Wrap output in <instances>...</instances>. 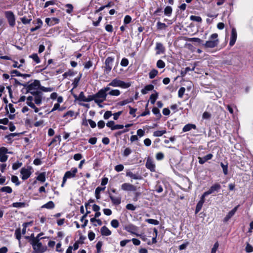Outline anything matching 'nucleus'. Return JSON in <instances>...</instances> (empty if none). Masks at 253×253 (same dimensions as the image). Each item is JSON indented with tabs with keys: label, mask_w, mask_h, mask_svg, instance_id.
Segmentation results:
<instances>
[{
	"label": "nucleus",
	"mask_w": 253,
	"mask_h": 253,
	"mask_svg": "<svg viewBox=\"0 0 253 253\" xmlns=\"http://www.w3.org/2000/svg\"><path fill=\"white\" fill-rule=\"evenodd\" d=\"M218 35L214 33L210 36L208 41L203 43V45L206 48H214L218 45Z\"/></svg>",
	"instance_id": "obj_1"
},
{
	"label": "nucleus",
	"mask_w": 253,
	"mask_h": 253,
	"mask_svg": "<svg viewBox=\"0 0 253 253\" xmlns=\"http://www.w3.org/2000/svg\"><path fill=\"white\" fill-rule=\"evenodd\" d=\"M23 86L25 87L27 91L31 93L32 94L40 91L39 90L41 84L40 82L38 80H35L33 83L29 84H22Z\"/></svg>",
	"instance_id": "obj_2"
},
{
	"label": "nucleus",
	"mask_w": 253,
	"mask_h": 253,
	"mask_svg": "<svg viewBox=\"0 0 253 253\" xmlns=\"http://www.w3.org/2000/svg\"><path fill=\"white\" fill-rule=\"evenodd\" d=\"M129 83H126L124 81H121L117 79L113 80L107 86H112L113 87H120L123 88H126L130 86Z\"/></svg>",
	"instance_id": "obj_3"
},
{
	"label": "nucleus",
	"mask_w": 253,
	"mask_h": 253,
	"mask_svg": "<svg viewBox=\"0 0 253 253\" xmlns=\"http://www.w3.org/2000/svg\"><path fill=\"white\" fill-rule=\"evenodd\" d=\"M34 250L36 252L43 253L47 250V247L43 245L40 241H36L31 244Z\"/></svg>",
	"instance_id": "obj_4"
},
{
	"label": "nucleus",
	"mask_w": 253,
	"mask_h": 253,
	"mask_svg": "<svg viewBox=\"0 0 253 253\" xmlns=\"http://www.w3.org/2000/svg\"><path fill=\"white\" fill-rule=\"evenodd\" d=\"M4 15L7 19L9 26L11 27H13L15 25V16L12 11H5L4 12Z\"/></svg>",
	"instance_id": "obj_5"
},
{
	"label": "nucleus",
	"mask_w": 253,
	"mask_h": 253,
	"mask_svg": "<svg viewBox=\"0 0 253 253\" xmlns=\"http://www.w3.org/2000/svg\"><path fill=\"white\" fill-rule=\"evenodd\" d=\"M110 90L109 86L104 87L98 91L97 93L95 94V97L101 98L103 100H106L107 95V92Z\"/></svg>",
	"instance_id": "obj_6"
},
{
	"label": "nucleus",
	"mask_w": 253,
	"mask_h": 253,
	"mask_svg": "<svg viewBox=\"0 0 253 253\" xmlns=\"http://www.w3.org/2000/svg\"><path fill=\"white\" fill-rule=\"evenodd\" d=\"M221 189V185L219 183H215L212 185L209 190L203 193L202 196L203 197H206L208 195L214 193V192H218Z\"/></svg>",
	"instance_id": "obj_7"
},
{
	"label": "nucleus",
	"mask_w": 253,
	"mask_h": 253,
	"mask_svg": "<svg viewBox=\"0 0 253 253\" xmlns=\"http://www.w3.org/2000/svg\"><path fill=\"white\" fill-rule=\"evenodd\" d=\"M113 61L114 58L112 57H108L106 59L105 62L104 72L106 74H108L111 71Z\"/></svg>",
	"instance_id": "obj_8"
},
{
	"label": "nucleus",
	"mask_w": 253,
	"mask_h": 253,
	"mask_svg": "<svg viewBox=\"0 0 253 253\" xmlns=\"http://www.w3.org/2000/svg\"><path fill=\"white\" fill-rule=\"evenodd\" d=\"M78 171V169L76 168H72L70 170L66 172L64 176V182H66L67 179L71 178L75 176L76 173Z\"/></svg>",
	"instance_id": "obj_9"
},
{
	"label": "nucleus",
	"mask_w": 253,
	"mask_h": 253,
	"mask_svg": "<svg viewBox=\"0 0 253 253\" xmlns=\"http://www.w3.org/2000/svg\"><path fill=\"white\" fill-rule=\"evenodd\" d=\"M237 37L236 30L235 28H232L230 36L229 45L232 46L235 43Z\"/></svg>",
	"instance_id": "obj_10"
},
{
	"label": "nucleus",
	"mask_w": 253,
	"mask_h": 253,
	"mask_svg": "<svg viewBox=\"0 0 253 253\" xmlns=\"http://www.w3.org/2000/svg\"><path fill=\"white\" fill-rule=\"evenodd\" d=\"M20 173L22 175L21 178L23 180L27 179L31 174L30 169L25 168H23L21 169Z\"/></svg>",
	"instance_id": "obj_11"
},
{
	"label": "nucleus",
	"mask_w": 253,
	"mask_h": 253,
	"mask_svg": "<svg viewBox=\"0 0 253 253\" xmlns=\"http://www.w3.org/2000/svg\"><path fill=\"white\" fill-rule=\"evenodd\" d=\"M34 97V101L35 104L40 105L42 102V93L40 91L37 93L32 94Z\"/></svg>",
	"instance_id": "obj_12"
},
{
	"label": "nucleus",
	"mask_w": 253,
	"mask_h": 253,
	"mask_svg": "<svg viewBox=\"0 0 253 253\" xmlns=\"http://www.w3.org/2000/svg\"><path fill=\"white\" fill-rule=\"evenodd\" d=\"M146 167L149 169L151 171H155V164L154 161L150 158H148L147 160L146 164Z\"/></svg>",
	"instance_id": "obj_13"
},
{
	"label": "nucleus",
	"mask_w": 253,
	"mask_h": 253,
	"mask_svg": "<svg viewBox=\"0 0 253 253\" xmlns=\"http://www.w3.org/2000/svg\"><path fill=\"white\" fill-rule=\"evenodd\" d=\"M121 188L124 191H134L136 190V188L134 186L127 183L123 184L121 185Z\"/></svg>",
	"instance_id": "obj_14"
},
{
	"label": "nucleus",
	"mask_w": 253,
	"mask_h": 253,
	"mask_svg": "<svg viewBox=\"0 0 253 253\" xmlns=\"http://www.w3.org/2000/svg\"><path fill=\"white\" fill-rule=\"evenodd\" d=\"M126 176L135 180H141L142 179V177L140 174L138 173H133L129 170L126 171Z\"/></svg>",
	"instance_id": "obj_15"
},
{
	"label": "nucleus",
	"mask_w": 253,
	"mask_h": 253,
	"mask_svg": "<svg viewBox=\"0 0 253 253\" xmlns=\"http://www.w3.org/2000/svg\"><path fill=\"white\" fill-rule=\"evenodd\" d=\"M239 206V205L237 206L228 212L227 215L224 218L223 222H227L235 214V212H236L238 209Z\"/></svg>",
	"instance_id": "obj_16"
},
{
	"label": "nucleus",
	"mask_w": 253,
	"mask_h": 253,
	"mask_svg": "<svg viewBox=\"0 0 253 253\" xmlns=\"http://www.w3.org/2000/svg\"><path fill=\"white\" fill-rule=\"evenodd\" d=\"M109 196L113 205H118L121 203V197L120 196H114L110 193H109Z\"/></svg>",
	"instance_id": "obj_17"
},
{
	"label": "nucleus",
	"mask_w": 253,
	"mask_h": 253,
	"mask_svg": "<svg viewBox=\"0 0 253 253\" xmlns=\"http://www.w3.org/2000/svg\"><path fill=\"white\" fill-rule=\"evenodd\" d=\"M213 157L211 154H209L203 158L199 157V163L200 164H204L208 160H211Z\"/></svg>",
	"instance_id": "obj_18"
},
{
	"label": "nucleus",
	"mask_w": 253,
	"mask_h": 253,
	"mask_svg": "<svg viewBox=\"0 0 253 253\" xmlns=\"http://www.w3.org/2000/svg\"><path fill=\"white\" fill-rule=\"evenodd\" d=\"M204 202H205V197H203V196H202L200 200L197 204L196 210H195L196 213H197L201 211Z\"/></svg>",
	"instance_id": "obj_19"
},
{
	"label": "nucleus",
	"mask_w": 253,
	"mask_h": 253,
	"mask_svg": "<svg viewBox=\"0 0 253 253\" xmlns=\"http://www.w3.org/2000/svg\"><path fill=\"white\" fill-rule=\"evenodd\" d=\"M42 21L40 18L37 19V22L36 23V25H35V27L32 28L30 29L31 32H34L35 31L39 29L42 25Z\"/></svg>",
	"instance_id": "obj_20"
},
{
	"label": "nucleus",
	"mask_w": 253,
	"mask_h": 253,
	"mask_svg": "<svg viewBox=\"0 0 253 253\" xmlns=\"http://www.w3.org/2000/svg\"><path fill=\"white\" fill-rule=\"evenodd\" d=\"M126 230L132 234H134L136 235V236H139L138 234H136L135 231L137 230V227L133 225H128L126 226L125 228Z\"/></svg>",
	"instance_id": "obj_21"
},
{
	"label": "nucleus",
	"mask_w": 253,
	"mask_h": 253,
	"mask_svg": "<svg viewBox=\"0 0 253 253\" xmlns=\"http://www.w3.org/2000/svg\"><path fill=\"white\" fill-rule=\"evenodd\" d=\"M100 232L103 236H108L111 234V231L105 226L101 227Z\"/></svg>",
	"instance_id": "obj_22"
},
{
	"label": "nucleus",
	"mask_w": 253,
	"mask_h": 253,
	"mask_svg": "<svg viewBox=\"0 0 253 253\" xmlns=\"http://www.w3.org/2000/svg\"><path fill=\"white\" fill-rule=\"evenodd\" d=\"M55 207V204L53 202L50 201L48 202L47 203L44 204L42 206V209H52Z\"/></svg>",
	"instance_id": "obj_23"
},
{
	"label": "nucleus",
	"mask_w": 253,
	"mask_h": 253,
	"mask_svg": "<svg viewBox=\"0 0 253 253\" xmlns=\"http://www.w3.org/2000/svg\"><path fill=\"white\" fill-rule=\"evenodd\" d=\"M154 87V85L152 84L147 85L141 90V92L143 94H146L148 92V91L153 90Z\"/></svg>",
	"instance_id": "obj_24"
},
{
	"label": "nucleus",
	"mask_w": 253,
	"mask_h": 253,
	"mask_svg": "<svg viewBox=\"0 0 253 253\" xmlns=\"http://www.w3.org/2000/svg\"><path fill=\"white\" fill-rule=\"evenodd\" d=\"M20 20L22 23L24 24H28L30 23L32 19L31 16H28V17L24 16L20 18Z\"/></svg>",
	"instance_id": "obj_25"
},
{
	"label": "nucleus",
	"mask_w": 253,
	"mask_h": 253,
	"mask_svg": "<svg viewBox=\"0 0 253 253\" xmlns=\"http://www.w3.org/2000/svg\"><path fill=\"white\" fill-rule=\"evenodd\" d=\"M196 126L195 125L189 124L186 125L183 127L182 130L183 132H186V131H188L190 130L192 128L196 129Z\"/></svg>",
	"instance_id": "obj_26"
},
{
	"label": "nucleus",
	"mask_w": 253,
	"mask_h": 253,
	"mask_svg": "<svg viewBox=\"0 0 253 253\" xmlns=\"http://www.w3.org/2000/svg\"><path fill=\"white\" fill-rule=\"evenodd\" d=\"M156 49L159 50V51L157 52V53L158 54H160L161 53H163L165 50L163 45L160 42L156 43Z\"/></svg>",
	"instance_id": "obj_27"
},
{
	"label": "nucleus",
	"mask_w": 253,
	"mask_h": 253,
	"mask_svg": "<svg viewBox=\"0 0 253 253\" xmlns=\"http://www.w3.org/2000/svg\"><path fill=\"white\" fill-rule=\"evenodd\" d=\"M133 101V98L132 97H130L129 98L126 99L123 101H120L118 102V104L120 106H124L129 103H130Z\"/></svg>",
	"instance_id": "obj_28"
},
{
	"label": "nucleus",
	"mask_w": 253,
	"mask_h": 253,
	"mask_svg": "<svg viewBox=\"0 0 253 253\" xmlns=\"http://www.w3.org/2000/svg\"><path fill=\"white\" fill-rule=\"evenodd\" d=\"M172 11V7L170 6H167L164 9V13L167 16H170Z\"/></svg>",
	"instance_id": "obj_29"
},
{
	"label": "nucleus",
	"mask_w": 253,
	"mask_h": 253,
	"mask_svg": "<svg viewBox=\"0 0 253 253\" xmlns=\"http://www.w3.org/2000/svg\"><path fill=\"white\" fill-rule=\"evenodd\" d=\"M26 206V204L24 202H15L13 203L12 205V206L14 208H21L25 207Z\"/></svg>",
	"instance_id": "obj_30"
},
{
	"label": "nucleus",
	"mask_w": 253,
	"mask_h": 253,
	"mask_svg": "<svg viewBox=\"0 0 253 253\" xmlns=\"http://www.w3.org/2000/svg\"><path fill=\"white\" fill-rule=\"evenodd\" d=\"M74 116L75 118H76L77 116V115H75L74 111L72 110H69L63 115V117L67 118L69 117H73Z\"/></svg>",
	"instance_id": "obj_31"
},
{
	"label": "nucleus",
	"mask_w": 253,
	"mask_h": 253,
	"mask_svg": "<svg viewBox=\"0 0 253 253\" xmlns=\"http://www.w3.org/2000/svg\"><path fill=\"white\" fill-rule=\"evenodd\" d=\"M17 135H18L17 133H11L5 136V138L7 139L8 142L11 143L12 141L13 138Z\"/></svg>",
	"instance_id": "obj_32"
},
{
	"label": "nucleus",
	"mask_w": 253,
	"mask_h": 253,
	"mask_svg": "<svg viewBox=\"0 0 253 253\" xmlns=\"http://www.w3.org/2000/svg\"><path fill=\"white\" fill-rule=\"evenodd\" d=\"M0 192H5L6 193H8V194H10V193H11L12 192V188L9 187V186H4V187H2L0 188Z\"/></svg>",
	"instance_id": "obj_33"
},
{
	"label": "nucleus",
	"mask_w": 253,
	"mask_h": 253,
	"mask_svg": "<svg viewBox=\"0 0 253 253\" xmlns=\"http://www.w3.org/2000/svg\"><path fill=\"white\" fill-rule=\"evenodd\" d=\"M37 179L42 182H44L45 181V172H42L39 174L37 176Z\"/></svg>",
	"instance_id": "obj_34"
},
{
	"label": "nucleus",
	"mask_w": 253,
	"mask_h": 253,
	"mask_svg": "<svg viewBox=\"0 0 253 253\" xmlns=\"http://www.w3.org/2000/svg\"><path fill=\"white\" fill-rule=\"evenodd\" d=\"M166 132L167 131L165 129L163 130H157L153 132V136L155 137H160L166 133Z\"/></svg>",
	"instance_id": "obj_35"
},
{
	"label": "nucleus",
	"mask_w": 253,
	"mask_h": 253,
	"mask_svg": "<svg viewBox=\"0 0 253 253\" xmlns=\"http://www.w3.org/2000/svg\"><path fill=\"white\" fill-rule=\"evenodd\" d=\"M158 74V71L156 69L152 70L149 73V78L151 79H154Z\"/></svg>",
	"instance_id": "obj_36"
},
{
	"label": "nucleus",
	"mask_w": 253,
	"mask_h": 253,
	"mask_svg": "<svg viewBox=\"0 0 253 253\" xmlns=\"http://www.w3.org/2000/svg\"><path fill=\"white\" fill-rule=\"evenodd\" d=\"M29 57L33 59V60L37 64L39 63L41 61L39 56L36 53H34L30 55Z\"/></svg>",
	"instance_id": "obj_37"
},
{
	"label": "nucleus",
	"mask_w": 253,
	"mask_h": 253,
	"mask_svg": "<svg viewBox=\"0 0 253 253\" xmlns=\"http://www.w3.org/2000/svg\"><path fill=\"white\" fill-rule=\"evenodd\" d=\"M220 166L222 168L223 172L224 175H227L228 174V164H224L223 163H220Z\"/></svg>",
	"instance_id": "obj_38"
},
{
	"label": "nucleus",
	"mask_w": 253,
	"mask_h": 253,
	"mask_svg": "<svg viewBox=\"0 0 253 253\" xmlns=\"http://www.w3.org/2000/svg\"><path fill=\"white\" fill-rule=\"evenodd\" d=\"M121 92L118 89H112L110 90L108 94L112 96H119Z\"/></svg>",
	"instance_id": "obj_39"
},
{
	"label": "nucleus",
	"mask_w": 253,
	"mask_h": 253,
	"mask_svg": "<svg viewBox=\"0 0 253 253\" xmlns=\"http://www.w3.org/2000/svg\"><path fill=\"white\" fill-rule=\"evenodd\" d=\"M158 96V93L152 94L150 97V100L151 104H154Z\"/></svg>",
	"instance_id": "obj_40"
},
{
	"label": "nucleus",
	"mask_w": 253,
	"mask_h": 253,
	"mask_svg": "<svg viewBox=\"0 0 253 253\" xmlns=\"http://www.w3.org/2000/svg\"><path fill=\"white\" fill-rule=\"evenodd\" d=\"M167 27V25L165 23H162L161 22H158L157 23V28L159 30H162L166 29Z\"/></svg>",
	"instance_id": "obj_41"
},
{
	"label": "nucleus",
	"mask_w": 253,
	"mask_h": 253,
	"mask_svg": "<svg viewBox=\"0 0 253 253\" xmlns=\"http://www.w3.org/2000/svg\"><path fill=\"white\" fill-rule=\"evenodd\" d=\"M190 19L192 21H196L198 22H201L202 21L201 17L195 15L190 16Z\"/></svg>",
	"instance_id": "obj_42"
},
{
	"label": "nucleus",
	"mask_w": 253,
	"mask_h": 253,
	"mask_svg": "<svg viewBox=\"0 0 253 253\" xmlns=\"http://www.w3.org/2000/svg\"><path fill=\"white\" fill-rule=\"evenodd\" d=\"M166 66L165 63L162 60H158L157 62V67L158 68H164Z\"/></svg>",
	"instance_id": "obj_43"
},
{
	"label": "nucleus",
	"mask_w": 253,
	"mask_h": 253,
	"mask_svg": "<svg viewBox=\"0 0 253 253\" xmlns=\"http://www.w3.org/2000/svg\"><path fill=\"white\" fill-rule=\"evenodd\" d=\"M74 248V250H76L77 249H78L79 248V244L78 243H75L74 245H73V247H69L68 248V249H67V250L66 251V253H71V251H72V248Z\"/></svg>",
	"instance_id": "obj_44"
},
{
	"label": "nucleus",
	"mask_w": 253,
	"mask_h": 253,
	"mask_svg": "<svg viewBox=\"0 0 253 253\" xmlns=\"http://www.w3.org/2000/svg\"><path fill=\"white\" fill-rule=\"evenodd\" d=\"M11 181L15 183L16 186H18L20 184V182L17 176L12 175L11 177Z\"/></svg>",
	"instance_id": "obj_45"
},
{
	"label": "nucleus",
	"mask_w": 253,
	"mask_h": 253,
	"mask_svg": "<svg viewBox=\"0 0 253 253\" xmlns=\"http://www.w3.org/2000/svg\"><path fill=\"white\" fill-rule=\"evenodd\" d=\"M85 99H86V97L85 96L84 92H83V91L81 92L78 96V100H79L80 101L85 102Z\"/></svg>",
	"instance_id": "obj_46"
},
{
	"label": "nucleus",
	"mask_w": 253,
	"mask_h": 253,
	"mask_svg": "<svg viewBox=\"0 0 253 253\" xmlns=\"http://www.w3.org/2000/svg\"><path fill=\"white\" fill-rule=\"evenodd\" d=\"M111 225L113 227L117 228L119 226V223L117 219H113L111 221Z\"/></svg>",
	"instance_id": "obj_47"
},
{
	"label": "nucleus",
	"mask_w": 253,
	"mask_h": 253,
	"mask_svg": "<svg viewBox=\"0 0 253 253\" xmlns=\"http://www.w3.org/2000/svg\"><path fill=\"white\" fill-rule=\"evenodd\" d=\"M185 91V88L184 87H180L178 91V97L182 98L184 95Z\"/></svg>",
	"instance_id": "obj_48"
},
{
	"label": "nucleus",
	"mask_w": 253,
	"mask_h": 253,
	"mask_svg": "<svg viewBox=\"0 0 253 253\" xmlns=\"http://www.w3.org/2000/svg\"><path fill=\"white\" fill-rule=\"evenodd\" d=\"M106 126L110 128L112 130H114V126H115V123L114 121H111L108 122L106 124Z\"/></svg>",
	"instance_id": "obj_49"
},
{
	"label": "nucleus",
	"mask_w": 253,
	"mask_h": 253,
	"mask_svg": "<svg viewBox=\"0 0 253 253\" xmlns=\"http://www.w3.org/2000/svg\"><path fill=\"white\" fill-rule=\"evenodd\" d=\"M124 167L123 165L120 164L115 167V170L117 172H120L123 170Z\"/></svg>",
	"instance_id": "obj_50"
},
{
	"label": "nucleus",
	"mask_w": 253,
	"mask_h": 253,
	"mask_svg": "<svg viewBox=\"0 0 253 253\" xmlns=\"http://www.w3.org/2000/svg\"><path fill=\"white\" fill-rule=\"evenodd\" d=\"M153 231H154L155 235L152 238V244H155L157 242L156 238H157V234H158V230L156 228H154Z\"/></svg>",
	"instance_id": "obj_51"
},
{
	"label": "nucleus",
	"mask_w": 253,
	"mask_h": 253,
	"mask_svg": "<svg viewBox=\"0 0 253 253\" xmlns=\"http://www.w3.org/2000/svg\"><path fill=\"white\" fill-rule=\"evenodd\" d=\"M131 150L129 148H126L125 149L123 152V156L125 157H127L131 153Z\"/></svg>",
	"instance_id": "obj_52"
},
{
	"label": "nucleus",
	"mask_w": 253,
	"mask_h": 253,
	"mask_svg": "<svg viewBox=\"0 0 253 253\" xmlns=\"http://www.w3.org/2000/svg\"><path fill=\"white\" fill-rule=\"evenodd\" d=\"M128 64V60L126 58H124L122 59L121 62V65L123 67H126Z\"/></svg>",
	"instance_id": "obj_53"
},
{
	"label": "nucleus",
	"mask_w": 253,
	"mask_h": 253,
	"mask_svg": "<svg viewBox=\"0 0 253 253\" xmlns=\"http://www.w3.org/2000/svg\"><path fill=\"white\" fill-rule=\"evenodd\" d=\"M22 165V163H20L19 162L15 163L12 165V169L13 170L17 169H18L21 167Z\"/></svg>",
	"instance_id": "obj_54"
},
{
	"label": "nucleus",
	"mask_w": 253,
	"mask_h": 253,
	"mask_svg": "<svg viewBox=\"0 0 253 253\" xmlns=\"http://www.w3.org/2000/svg\"><path fill=\"white\" fill-rule=\"evenodd\" d=\"M7 153L11 154V152H8L7 149L5 147H2L0 148V155H6Z\"/></svg>",
	"instance_id": "obj_55"
},
{
	"label": "nucleus",
	"mask_w": 253,
	"mask_h": 253,
	"mask_svg": "<svg viewBox=\"0 0 253 253\" xmlns=\"http://www.w3.org/2000/svg\"><path fill=\"white\" fill-rule=\"evenodd\" d=\"M65 6L67 8L66 9V12L68 13H71L73 9V5L71 4H67Z\"/></svg>",
	"instance_id": "obj_56"
},
{
	"label": "nucleus",
	"mask_w": 253,
	"mask_h": 253,
	"mask_svg": "<svg viewBox=\"0 0 253 253\" xmlns=\"http://www.w3.org/2000/svg\"><path fill=\"white\" fill-rule=\"evenodd\" d=\"M146 221L150 224L154 225H158L159 223L157 220L154 219H147Z\"/></svg>",
	"instance_id": "obj_57"
},
{
	"label": "nucleus",
	"mask_w": 253,
	"mask_h": 253,
	"mask_svg": "<svg viewBox=\"0 0 253 253\" xmlns=\"http://www.w3.org/2000/svg\"><path fill=\"white\" fill-rule=\"evenodd\" d=\"M27 105H28L31 108L33 109L34 110L35 112L38 113L39 111V109L35 106V104L33 102L29 103Z\"/></svg>",
	"instance_id": "obj_58"
},
{
	"label": "nucleus",
	"mask_w": 253,
	"mask_h": 253,
	"mask_svg": "<svg viewBox=\"0 0 253 253\" xmlns=\"http://www.w3.org/2000/svg\"><path fill=\"white\" fill-rule=\"evenodd\" d=\"M113 114L111 111H107L104 114L103 117L105 120L108 119Z\"/></svg>",
	"instance_id": "obj_59"
},
{
	"label": "nucleus",
	"mask_w": 253,
	"mask_h": 253,
	"mask_svg": "<svg viewBox=\"0 0 253 253\" xmlns=\"http://www.w3.org/2000/svg\"><path fill=\"white\" fill-rule=\"evenodd\" d=\"M131 21V17L129 15H126L125 17L124 22L126 24H129Z\"/></svg>",
	"instance_id": "obj_60"
},
{
	"label": "nucleus",
	"mask_w": 253,
	"mask_h": 253,
	"mask_svg": "<svg viewBox=\"0 0 253 253\" xmlns=\"http://www.w3.org/2000/svg\"><path fill=\"white\" fill-rule=\"evenodd\" d=\"M156 158L157 160H162L164 158V155L162 152H159L157 153L156 155Z\"/></svg>",
	"instance_id": "obj_61"
},
{
	"label": "nucleus",
	"mask_w": 253,
	"mask_h": 253,
	"mask_svg": "<svg viewBox=\"0 0 253 253\" xmlns=\"http://www.w3.org/2000/svg\"><path fill=\"white\" fill-rule=\"evenodd\" d=\"M152 112L153 113V114H154L155 115H156V116H157L158 117L161 116V115L160 112V110L157 107H154L153 108Z\"/></svg>",
	"instance_id": "obj_62"
},
{
	"label": "nucleus",
	"mask_w": 253,
	"mask_h": 253,
	"mask_svg": "<svg viewBox=\"0 0 253 253\" xmlns=\"http://www.w3.org/2000/svg\"><path fill=\"white\" fill-rule=\"evenodd\" d=\"M95 97V94L88 95L87 97H86L85 102H90L92 100L94 101Z\"/></svg>",
	"instance_id": "obj_63"
},
{
	"label": "nucleus",
	"mask_w": 253,
	"mask_h": 253,
	"mask_svg": "<svg viewBox=\"0 0 253 253\" xmlns=\"http://www.w3.org/2000/svg\"><path fill=\"white\" fill-rule=\"evenodd\" d=\"M189 41L191 42H197L198 43H202L203 42V41L201 40L200 39L198 38H192L189 39Z\"/></svg>",
	"instance_id": "obj_64"
}]
</instances>
